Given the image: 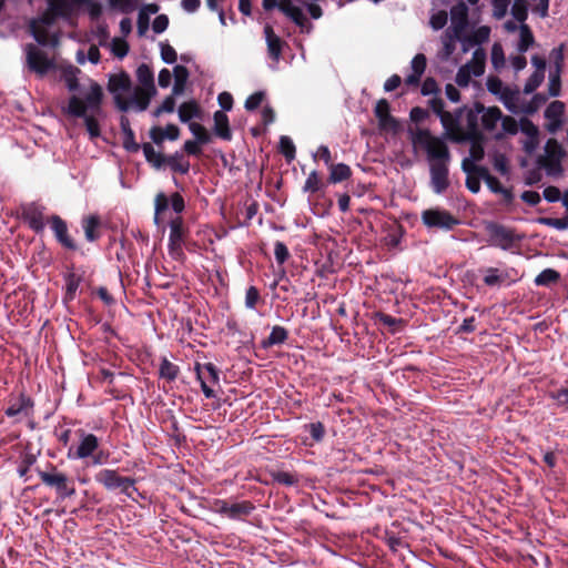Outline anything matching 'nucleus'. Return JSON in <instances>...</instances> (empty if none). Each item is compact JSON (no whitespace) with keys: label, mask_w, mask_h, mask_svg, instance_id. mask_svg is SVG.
<instances>
[{"label":"nucleus","mask_w":568,"mask_h":568,"mask_svg":"<svg viewBox=\"0 0 568 568\" xmlns=\"http://www.w3.org/2000/svg\"><path fill=\"white\" fill-rule=\"evenodd\" d=\"M558 72L549 73L548 93L550 97H558L561 90V79Z\"/></svg>","instance_id":"52"},{"label":"nucleus","mask_w":568,"mask_h":568,"mask_svg":"<svg viewBox=\"0 0 568 568\" xmlns=\"http://www.w3.org/2000/svg\"><path fill=\"white\" fill-rule=\"evenodd\" d=\"M214 133L225 141H230L232 139L229 118L223 111H216L214 113Z\"/></svg>","instance_id":"29"},{"label":"nucleus","mask_w":568,"mask_h":568,"mask_svg":"<svg viewBox=\"0 0 568 568\" xmlns=\"http://www.w3.org/2000/svg\"><path fill=\"white\" fill-rule=\"evenodd\" d=\"M41 481L51 488H54L57 495L62 498L72 497L75 494V488L71 479L63 473L59 471L57 467L52 466L50 471L38 470Z\"/></svg>","instance_id":"8"},{"label":"nucleus","mask_w":568,"mask_h":568,"mask_svg":"<svg viewBox=\"0 0 568 568\" xmlns=\"http://www.w3.org/2000/svg\"><path fill=\"white\" fill-rule=\"evenodd\" d=\"M165 163L171 168L172 171L181 174H186L190 170L189 161L184 160L181 153H175L169 158H165Z\"/></svg>","instance_id":"38"},{"label":"nucleus","mask_w":568,"mask_h":568,"mask_svg":"<svg viewBox=\"0 0 568 568\" xmlns=\"http://www.w3.org/2000/svg\"><path fill=\"white\" fill-rule=\"evenodd\" d=\"M430 187L436 194H443L450 185L449 163L429 165Z\"/></svg>","instance_id":"15"},{"label":"nucleus","mask_w":568,"mask_h":568,"mask_svg":"<svg viewBox=\"0 0 568 568\" xmlns=\"http://www.w3.org/2000/svg\"><path fill=\"white\" fill-rule=\"evenodd\" d=\"M274 255H275V260L278 264H284L290 257V252H288L287 246L281 241L275 242Z\"/></svg>","instance_id":"57"},{"label":"nucleus","mask_w":568,"mask_h":568,"mask_svg":"<svg viewBox=\"0 0 568 568\" xmlns=\"http://www.w3.org/2000/svg\"><path fill=\"white\" fill-rule=\"evenodd\" d=\"M179 118L182 122H189L199 114V106L194 101L184 102L179 106Z\"/></svg>","instance_id":"42"},{"label":"nucleus","mask_w":568,"mask_h":568,"mask_svg":"<svg viewBox=\"0 0 568 568\" xmlns=\"http://www.w3.org/2000/svg\"><path fill=\"white\" fill-rule=\"evenodd\" d=\"M64 280H65L67 293H68V295H70V297H72L73 294L79 288L81 277L79 275H77L75 273L71 272L65 275Z\"/></svg>","instance_id":"55"},{"label":"nucleus","mask_w":568,"mask_h":568,"mask_svg":"<svg viewBox=\"0 0 568 568\" xmlns=\"http://www.w3.org/2000/svg\"><path fill=\"white\" fill-rule=\"evenodd\" d=\"M95 481L109 490L120 489L128 497L135 491V480L131 477H123L114 469H102L95 475Z\"/></svg>","instance_id":"9"},{"label":"nucleus","mask_w":568,"mask_h":568,"mask_svg":"<svg viewBox=\"0 0 568 568\" xmlns=\"http://www.w3.org/2000/svg\"><path fill=\"white\" fill-rule=\"evenodd\" d=\"M263 8L265 10L278 8L302 30L304 28H311V24L308 23L306 17L304 16L303 10L300 7L294 6L292 0H263Z\"/></svg>","instance_id":"12"},{"label":"nucleus","mask_w":568,"mask_h":568,"mask_svg":"<svg viewBox=\"0 0 568 568\" xmlns=\"http://www.w3.org/2000/svg\"><path fill=\"white\" fill-rule=\"evenodd\" d=\"M265 98V94L263 91H257L253 94H251L246 100H245V103H244V106L247 111H254L256 110L261 103L263 102Z\"/></svg>","instance_id":"56"},{"label":"nucleus","mask_w":568,"mask_h":568,"mask_svg":"<svg viewBox=\"0 0 568 568\" xmlns=\"http://www.w3.org/2000/svg\"><path fill=\"white\" fill-rule=\"evenodd\" d=\"M280 149H281L282 154L287 160H293L295 158V145H294L293 141L291 140V138H288L286 135L281 136Z\"/></svg>","instance_id":"50"},{"label":"nucleus","mask_w":568,"mask_h":568,"mask_svg":"<svg viewBox=\"0 0 568 568\" xmlns=\"http://www.w3.org/2000/svg\"><path fill=\"white\" fill-rule=\"evenodd\" d=\"M142 151L145 160L155 169H160L165 163V158L161 153L156 152L151 143H144L142 145Z\"/></svg>","instance_id":"36"},{"label":"nucleus","mask_w":568,"mask_h":568,"mask_svg":"<svg viewBox=\"0 0 568 568\" xmlns=\"http://www.w3.org/2000/svg\"><path fill=\"white\" fill-rule=\"evenodd\" d=\"M196 378L201 384V389L206 398H214L215 392L211 385L220 383V373L213 363L195 364Z\"/></svg>","instance_id":"13"},{"label":"nucleus","mask_w":568,"mask_h":568,"mask_svg":"<svg viewBox=\"0 0 568 568\" xmlns=\"http://www.w3.org/2000/svg\"><path fill=\"white\" fill-rule=\"evenodd\" d=\"M491 63L496 69L503 67L505 63L504 50L499 43H494L491 48Z\"/></svg>","instance_id":"59"},{"label":"nucleus","mask_w":568,"mask_h":568,"mask_svg":"<svg viewBox=\"0 0 568 568\" xmlns=\"http://www.w3.org/2000/svg\"><path fill=\"white\" fill-rule=\"evenodd\" d=\"M161 58L168 64H173L176 61V51L166 42L160 43Z\"/></svg>","instance_id":"54"},{"label":"nucleus","mask_w":568,"mask_h":568,"mask_svg":"<svg viewBox=\"0 0 568 568\" xmlns=\"http://www.w3.org/2000/svg\"><path fill=\"white\" fill-rule=\"evenodd\" d=\"M565 112V103L561 101H552L545 110L547 120L546 129L550 133H556L562 125V115Z\"/></svg>","instance_id":"21"},{"label":"nucleus","mask_w":568,"mask_h":568,"mask_svg":"<svg viewBox=\"0 0 568 568\" xmlns=\"http://www.w3.org/2000/svg\"><path fill=\"white\" fill-rule=\"evenodd\" d=\"M254 509L255 506L248 500L233 503L230 506L227 518L233 520H242L250 516Z\"/></svg>","instance_id":"30"},{"label":"nucleus","mask_w":568,"mask_h":568,"mask_svg":"<svg viewBox=\"0 0 568 568\" xmlns=\"http://www.w3.org/2000/svg\"><path fill=\"white\" fill-rule=\"evenodd\" d=\"M412 73L405 79L406 84L416 85L426 69V57L423 53L416 54L410 62Z\"/></svg>","instance_id":"26"},{"label":"nucleus","mask_w":568,"mask_h":568,"mask_svg":"<svg viewBox=\"0 0 568 568\" xmlns=\"http://www.w3.org/2000/svg\"><path fill=\"white\" fill-rule=\"evenodd\" d=\"M429 106L433 112L439 116L440 122L450 139L456 141V135L460 131V122L464 108L458 109L455 113L447 112L444 110L445 103L443 99L436 97L429 100Z\"/></svg>","instance_id":"7"},{"label":"nucleus","mask_w":568,"mask_h":568,"mask_svg":"<svg viewBox=\"0 0 568 568\" xmlns=\"http://www.w3.org/2000/svg\"><path fill=\"white\" fill-rule=\"evenodd\" d=\"M550 58L554 63V69L550 72H558L561 73L562 65H564V44H560L559 47L555 48L550 52Z\"/></svg>","instance_id":"49"},{"label":"nucleus","mask_w":568,"mask_h":568,"mask_svg":"<svg viewBox=\"0 0 568 568\" xmlns=\"http://www.w3.org/2000/svg\"><path fill=\"white\" fill-rule=\"evenodd\" d=\"M288 337V332L285 327L276 325L272 328L268 337L262 342V346L267 348L273 345H281L286 342Z\"/></svg>","instance_id":"34"},{"label":"nucleus","mask_w":568,"mask_h":568,"mask_svg":"<svg viewBox=\"0 0 568 568\" xmlns=\"http://www.w3.org/2000/svg\"><path fill=\"white\" fill-rule=\"evenodd\" d=\"M565 151L557 140L550 139L545 145V154L539 158V164L548 174H557L561 171V159Z\"/></svg>","instance_id":"10"},{"label":"nucleus","mask_w":568,"mask_h":568,"mask_svg":"<svg viewBox=\"0 0 568 568\" xmlns=\"http://www.w3.org/2000/svg\"><path fill=\"white\" fill-rule=\"evenodd\" d=\"M87 0H48L50 9L57 14L67 13L72 4H81Z\"/></svg>","instance_id":"41"},{"label":"nucleus","mask_w":568,"mask_h":568,"mask_svg":"<svg viewBox=\"0 0 568 568\" xmlns=\"http://www.w3.org/2000/svg\"><path fill=\"white\" fill-rule=\"evenodd\" d=\"M485 272L484 283L487 286L500 285L507 277L505 273L499 272L496 267H488Z\"/></svg>","instance_id":"46"},{"label":"nucleus","mask_w":568,"mask_h":568,"mask_svg":"<svg viewBox=\"0 0 568 568\" xmlns=\"http://www.w3.org/2000/svg\"><path fill=\"white\" fill-rule=\"evenodd\" d=\"M272 476L276 483L285 486H293L298 483L297 476L288 471H276Z\"/></svg>","instance_id":"51"},{"label":"nucleus","mask_w":568,"mask_h":568,"mask_svg":"<svg viewBox=\"0 0 568 568\" xmlns=\"http://www.w3.org/2000/svg\"><path fill=\"white\" fill-rule=\"evenodd\" d=\"M264 34L267 43V51L271 58L277 61L282 52V40L277 37L270 24L264 27Z\"/></svg>","instance_id":"27"},{"label":"nucleus","mask_w":568,"mask_h":568,"mask_svg":"<svg viewBox=\"0 0 568 568\" xmlns=\"http://www.w3.org/2000/svg\"><path fill=\"white\" fill-rule=\"evenodd\" d=\"M79 72L80 70L73 67L63 71L62 79L72 95L69 98L68 104L62 106V112L68 118L82 119L90 139L94 140L101 135L100 121L104 116L103 89L92 79L80 83Z\"/></svg>","instance_id":"1"},{"label":"nucleus","mask_w":568,"mask_h":568,"mask_svg":"<svg viewBox=\"0 0 568 568\" xmlns=\"http://www.w3.org/2000/svg\"><path fill=\"white\" fill-rule=\"evenodd\" d=\"M189 129L195 136L196 141L201 144H206L211 141V135L207 130L197 122H191Z\"/></svg>","instance_id":"47"},{"label":"nucleus","mask_w":568,"mask_h":568,"mask_svg":"<svg viewBox=\"0 0 568 568\" xmlns=\"http://www.w3.org/2000/svg\"><path fill=\"white\" fill-rule=\"evenodd\" d=\"M80 435V442L77 448L73 450L72 448L69 449L68 456L70 458L75 459H84L90 456H93L94 452L99 447V439L93 434L84 433L83 430L79 432Z\"/></svg>","instance_id":"17"},{"label":"nucleus","mask_w":568,"mask_h":568,"mask_svg":"<svg viewBox=\"0 0 568 568\" xmlns=\"http://www.w3.org/2000/svg\"><path fill=\"white\" fill-rule=\"evenodd\" d=\"M44 207L36 203H30L22 206L21 217L36 233H41L44 230L43 219Z\"/></svg>","instance_id":"18"},{"label":"nucleus","mask_w":568,"mask_h":568,"mask_svg":"<svg viewBox=\"0 0 568 568\" xmlns=\"http://www.w3.org/2000/svg\"><path fill=\"white\" fill-rule=\"evenodd\" d=\"M519 38L518 50L520 52H526L534 43L532 32L526 23H523L519 27Z\"/></svg>","instance_id":"43"},{"label":"nucleus","mask_w":568,"mask_h":568,"mask_svg":"<svg viewBox=\"0 0 568 568\" xmlns=\"http://www.w3.org/2000/svg\"><path fill=\"white\" fill-rule=\"evenodd\" d=\"M468 27V7L458 2L450 8V26L447 28L453 32L464 34Z\"/></svg>","instance_id":"20"},{"label":"nucleus","mask_w":568,"mask_h":568,"mask_svg":"<svg viewBox=\"0 0 568 568\" xmlns=\"http://www.w3.org/2000/svg\"><path fill=\"white\" fill-rule=\"evenodd\" d=\"M499 122L501 124L503 133L516 134L518 132V123L514 118L509 115L504 116L501 114V120Z\"/></svg>","instance_id":"58"},{"label":"nucleus","mask_w":568,"mask_h":568,"mask_svg":"<svg viewBox=\"0 0 568 568\" xmlns=\"http://www.w3.org/2000/svg\"><path fill=\"white\" fill-rule=\"evenodd\" d=\"M169 206V199L164 193H159L154 200V220L158 223L159 215L164 212Z\"/></svg>","instance_id":"62"},{"label":"nucleus","mask_w":568,"mask_h":568,"mask_svg":"<svg viewBox=\"0 0 568 568\" xmlns=\"http://www.w3.org/2000/svg\"><path fill=\"white\" fill-rule=\"evenodd\" d=\"M174 108H175V100H174L173 95H169L163 100L161 105L154 110L153 114H154V116H159L162 113H171L174 111Z\"/></svg>","instance_id":"64"},{"label":"nucleus","mask_w":568,"mask_h":568,"mask_svg":"<svg viewBox=\"0 0 568 568\" xmlns=\"http://www.w3.org/2000/svg\"><path fill=\"white\" fill-rule=\"evenodd\" d=\"M498 98L506 106V109L511 113L530 114L536 111V106H534L531 103H523L520 101V93L518 90H513L509 87L503 90Z\"/></svg>","instance_id":"14"},{"label":"nucleus","mask_w":568,"mask_h":568,"mask_svg":"<svg viewBox=\"0 0 568 568\" xmlns=\"http://www.w3.org/2000/svg\"><path fill=\"white\" fill-rule=\"evenodd\" d=\"M320 187H321L320 175L316 171H312L305 181L303 190H304V192L315 193L320 190Z\"/></svg>","instance_id":"53"},{"label":"nucleus","mask_w":568,"mask_h":568,"mask_svg":"<svg viewBox=\"0 0 568 568\" xmlns=\"http://www.w3.org/2000/svg\"><path fill=\"white\" fill-rule=\"evenodd\" d=\"M174 75V85H173V94H180L183 92L186 80L189 78V71L184 65H175L173 69Z\"/></svg>","instance_id":"39"},{"label":"nucleus","mask_w":568,"mask_h":568,"mask_svg":"<svg viewBox=\"0 0 568 568\" xmlns=\"http://www.w3.org/2000/svg\"><path fill=\"white\" fill-rule=\"evenodd\" d=\"M49 222L51 224V229L57 241L64 248L75 251L78 248V245L69 234L67 222L62 220L59 215H52Z\"/></svg>","instance_id":"19"},{"label":"nucleus","mask_w":568,"mask_h":568,"mask_svg":"<svg viewBox=\"0 0 568 568\" xmlns=\"http://www.w3.org/2000/svg\"><path fill=\"white\" fill-rule=\"evenodd\" d=\"M440 41L443 48L439 51V58L442 60H448L456 49V42L459 41L462 43V34L446 29L440 37Z\"/></svg>","instance_id":"24"},{"label":"nucleus","mask_w":568,"mask_h":568,"mask_svg":"<svg viewBox=\"0 0 568 568\" xmlns=\"http://www.w3.org/2000/svg\"><path fill=\"white\" fill-rule=\"evenodd\" d=\"M485 229L489 245L504 251L513 250L524 239L515 229L495 222L487 223Z\"/></svg>","instance_id":"6"},{"label":"nucleus","mask_w":568,"mask_h":568,"mask_svg":"<svg viewBox=\"0 0 568 568\" xmlns=\"http://www.w3.org/2000/svg\"><path fill=\"white\" fill-rule=\"evenodd\" d=\"M486 52L481 48H477L473 58L465 65L473 71L474 77H480L485 72Z\"/></svg>","instance_id":"31"},{"label":"nucleus","mask_w":568,"mask_h":568,"mask_svg":"<svg viewBox=\"0 0 568 568\" xmlns=\"http://www.w3.org/2000/svg\"><path fill=\"white\" fill-rule=\"evenodd\" d=\"M480 140L481 138L469 140L471 142L469 150L471 161H480L484 158L485 152Z\"/></svg>","instance_id":"61"},{"label":"nucleus","mask_w":568,"mask_h":568,"mask_svg":"<svg viewBox=\"0 0 568 568\" xmlns=\"http://www.w3.org/2000/svg\"><path fill=\"white\" fill-rule=\"evenodd\" d=\"M412 142L416 149L422 150L429 165L435 163H450L452 155L446 141L433 135L427 129H417L412 133Z\"/></svg>","instance_id":"3"},{"label":"nucleus","mask_w":568,"mask_h":568,"mask_svg":"<svg viewBox=\"0 0 568 568\" xmlns=\"http://www.w3.org/2000/svg\"><path fill=\"white\" fill-rule=\"evenodd\" d=\"M545 74L541 71H535L526 81L524 92L532 93L544 81Z\"/></svg>","instance_id":"48"},{"label":"nucleus","mask_w":568,"mask_h":568,"mask_svg":"<svg viewBox=\"0 0 568 568\" xmlns=\"http://www.w3.org/2000/svg\"><path fill=\"white\" fill-rule=\"evenodd\" d=\"M447 23V12L440 10L430 17L429 24L434 30L443 29Z\"/></svg>","instance_id":"60"},{"label":"nucleus","mask_w":568,"mask_h":568,"mask_svg":"<svg viewBox=\"0 0 568 568\" xmlns=\"http://www.w3.org/2000/svg\"><path fill=\"white\" fill-rule=\"evenodd\" d=\"M510 13L516 21L520 22V24L525 23L528 17V8L526 0H514Z\"/></svg>","instance_id":"44"},{"label":"nucleus","mask_w":568,"mask_h":568,"mask_svg":"<svg viewBox=\"0 0 568 568\" xmlns=\"http://www.w3.org/2000/svg\"><path fill=\"white\" fill-rule=\"evenodd\" d=\"M186 235L187 230L184 226L182 217L176 216L170 222L169 241L184 243Z\"/></svg>","instance_id":"33"},{"label":"nucleus","mask_w":568,"mask_h":568,"mask_svg":"<svg viewBox=\"0 0 568 568\" xmlns=\"http://www.w3.org/2000/svg\"><path fill=\"white\" fill-rule=\"evenodd\" d=\"M329 166V181L332 183H338L344 180H347L351 174V168L347 164L338 163V164H331Z\"/></svg>","instance_id":"35"},{"label":"nucleus","mask_w":568,"mask_h":568,"mask_svg":"<svg viewBox=\"0 0 568 568\" xmlns=\"http://www.w3.org/2000/svg\"><path fill=\"white\" fill-rule=\"evenodd\" d=\"M33 403L30 397L20 395L14 400L10 402L6 409L8 417H28L32 413Z\"/></svg>","instance_id":"23"},{"label":"nucleus","mask_w":568,"mask_h":568,"mask_svg":"<svg viewBox=\"0 0 568 568\" xmlns=\"http://www.w3.org/2000/svg\"><path fill=\"white\" fill-rule=\"evenodd\" d=\"M560 278V273L554 268H546L541 271L536 277L534 283L537 286H549L557 283Z\"/></svg>","instance_id":"40"},{"label":"nucleus","mask_w":568,"mask_h":568,"mask_svg":"<svg viewBox=\"0 0 568 568\" xmlns=\"http://www.w3.org/2000/svg\"><path fill=\"white\" fill-rule=\"evenodd\" d=\"M260 301V292L255 286H250L245 293V306L250 310L255 308Z\"/></svg>","instance_id":"63"},{"label":"nucleus","mask_w":568,"mask_h":568,"mask_svg":"<svg viewBox=\"0 0 568 568\" xmlns=\"http://www.w3.org/2000/svg\"><path fill=\"white\" fill-rule=\"evenodd\" d=\"M389 103L386 99H381L375 105V115L378 119V125L381 129L394 128L396 124L395 119L390 115Z\"/></svg>","instance_id":"25"},{"label":"nucleus","mask_w":568,"mask_h":568,"mask_svg":"<svg viewBox=\"0 0 568 568\" xmlns=\"http://www.w3.org/2000/svg\"><path fill=\"white\" fill-rule=\"evenodd\" d=\"M100 226V219L98 215H90L82 220V227L84 230L85 239L89 242H94L99 239L100 234L98 229Z\"/></svg>","instance_id":"32"},{"label":"nucleus","mask_w":568,"mask_h":568,"mask_svg":"<svg viewBox=\"0 0 568 568\" xmlns=\"http://www.w3.org/2000/svg\"><path fill=\"white\" fill-rule=\"evenodd\" d=\"M490 28L487 26H481L470 33L466 34V32L462 36V49L464 52L469 51L476 45H480L489 40Z\"/></svg>","instance_id":"22"},{"label":"nucleus","mask_w":568,"mask_h":568,"mask_svg":"<svg viewBox=\"0 0 568 568\" xmlns=\"http://www.w3.org/2000/svg\"><path fill=\"white\" fill-rule=\"evenodd\" d=\"M465 128L460 124V131L456 135V142L483 138L481 131L494 132L501 120V111L498 106L486 108L481 103H475L473 108L465 109Z\"/></svg>","instance_id":"2"},{"label":"nucleus","mask_w":568,"mask_h":568,"mask_svg":"<svg viewBox=\"0 0 568 568\" xmlns=\"http://www.w3.org/2000/svg\"><path fill=\"white\" fill-rule=\"evenodd\" d=\"M30 31L36 41L41 45H55L58 43L57 36H50L48 27H42L39 22H31Z\"/></svg>","instance_id":"28"},{"label":"nucleus","mask_w":568,"mask_h":568,"mask_svg":"<svg viewBox=\"0 0 568 568\" xmlns=\"http://www.w3.org/2000/svg\"><path fill=\"white\" fill-rule=\"evenodd\" d=\"M179 373H180V368L178 365L173 364L165 357L162 358L160 368H159V375L161 378L166 379L169 382H173L176 379Z\"/></svg>","instance_id":"37"},{"label":"nucleus","mask_w":568,"mask_h":568,"mask_svg":"<svg viewBox=\"0 0 568 568\" xmlns=\"http://www.w3.org/2000/svg\"><path fill=\"white\" fill-rule=\"evenodd\" d=\"M26 53L28 67L36 73L43 75L52 68L48 55L34 44H27Z\"/></svg>","instance_id":"16"},{"label":"nucleus","mask_w":568,"mask_h":568,"mask_svg":"<svg viewBox=\"0 0 568 568\" xmlns=\"http://www.w3.org/2000/svg\"><path fill=\"white\" fill-rule=\"evenodd\" d=\"M136 79L139 85L134 87L135 111L142 112L148 109L152 97L156 94L154 73L148 64L142 63L136 69Z\"/></svg>","instance_id":"5"},{"label":"nucleus","mask_w":568,"mask_h":568,"mask_svg":"<svg viewBox=\"0 0 568 568\" xmlns=\"http://www.w3.org/2000/svg\"><path fill=\"white\" fill-rule=\"evenodd\" d=\"M476 173L485 180L487 186L490 189V191H493L494 193H499L501 191V189L504 187L500 183V181L489 174L488 170L485 169V168H477L476 169Z\"/></svg>","instance_id":"45"},{"label":"nucleus","mask_w":568,"mask_h":568,"mask_svg":"<svg viewBox=\"0 0 568 568\" xmlns=\"http://www.w3.org/2000/svg\"><path fill=\"white\" fill-rule=\"evenodd\" d=\"M108 90L113 95L119 110L123 112L135 110V90L132 87V81L128 73L120 72L111 75Z\"/></svg>","instance_id":"4"},{"label":"nucleus","mask_w":568,"mask_h":568,"mask_svg":"<svg viewBox=\"0 0 568 568\" xmlns=\"http://www.w3.org/2000/svg\"><path fill=\"white\" fill-rule=\"evenodd\" d=\"M423 223L429 229L453 230L459 221L448 211L429 209L422 213Z\"/></svg>","instance_id":"11"}]
</instances>
